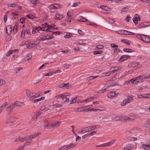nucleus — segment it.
<instances>
[{
    "instance_id": "1",
    "label": "nucleus",
    "mask_w": 150,
    "mask_h": 150,
    "mask_svg": "<svg viewBox=\"0 0 150 150\" xmlns=\"http://www.w3.org/2000/svg\"><path fill=\"white\" fill-rule=\"evenodd\" d=\"M41 134L40 133H37L31 134L29 136L25 137V142L23 145L20 146L18 150H22L24 147L26 146H29L31 144V140L37 137Z\"/></svg>"
},
{
    "instance_id": "2",
    "label": "nucleus",
    "mask_w": 150,
    "mask_h": 150,
    "mask_svg": "<svg viewBox=\"0 0 150 150\" xmlns=\"http://www.w3.org/2000/svg\"><path fill=\"white\" fill-rule=\"evenodd\" d=\"M70 95V94H68L67 95H63L62 94H60L58 95L57 96L54 97V98L55 99L58 98H60L61 99L62 102H64L66 103H68L69 101V100L67 97Z\"/></svg>"
},
{
    "instance_id": "3",
    "label": "nucleus",
    "mask_w": 150,
    "mask_h": 150,
    "mask_svg": "<svg viewBox=\"0 0 150 150\" xmlns=\"http://www.w3.org/2000/svg\"><path fill=\"white\" fill-rule=\"evenodd\" d=\"M137 37L146 43L150 42V38L148 36L143 34H138Z\"/></svg>"
},
{
    "instance_id": "4",
    "label": "nucleus",
    "mask_w": 150,
    "mask_h": 150,
    "mask_svg": "<svg viewBox=\"0 0 150 150\" xmlns=\"http://www.w3.org/2000/svg\"><path fill=\"white\" fill-rule=\"evenodd\" d=\"M76 144L75 143H70V144L67 145H65L59 149V150H68L69 149L71 148L76 145Z\"/></svg>"
},
{
    "instance_id": "5",
    "label": "nucleus",
    "mask_w": 150,
    "mask_h": 150,
    "mask_svg": "<svg viewBox=\"0 0 150 150\" xmlns=\"http://www.w3.org/2000/svg\"><path fill=\"white\" fill-rule=\"evenodd\" d=\"M133 100V98L131 96H128L127 98L124 100L121 103V104L122 106H125L127 103H131Z\"/></svg>"
},
{
    "instance_id": "6",
    "label": "nucleus",
    "mask_w": 150,
    "mask_h": 150,
    "mask_svg": "<svg viewBox=\"0 0 150 150\" xmlns=\"http://www.w3.org/2000/svg\"><path fill=\"white\" fill-rule=\"evenodd\" d=\"M119 93L116 92H109L107 95V97L109 98H112L117 96Z\"/></svg>"
},
{
    "instance_id": "7",
    "label": "nucleus",
    "mask_w": 150,
    "mask_h": 150,
    "mask_svg": "<svg viewBox=\"0 0 150 150\" xmlns=\"http://www.w3.org/2000/svg\"><path fill=\"white\" fill-rule=\"evenodd\" d=\"M128 66L130 67H137V68H139L141 67L142 65L140 64V63L139 62H131L128 64Z\"/></svg>"
},
{
    "instance_id": "8",
    "label": "nucleus",
    "mask_w": 150,
    "mask_h": 150,
    "mask_svg": "<svg viewBox=\"0 0 150 150\" xmlns=\"http://www.w3.org/2000/svg\"><path fill=\"white\" fill-rule=\"evenodd\" d=\"M120 67H112L110 69V71L111 73H113L116 72V71H120L121 69Z\"/></svg>"
},
{
    "instance_id": "9",
    "label": "nucleus",
    "mask_w": 150,
    "mask_h": 150,
    "mask_svg": "<svg viewBox=\"0 0 150 150\" xmlns=\"http://www.w3.org/2000/svg\"><path fill=\"white\" fill-rule=\"evenodd\" d=\"M37 39L39 41H43L45 40V34L40 35L37 37Z\"/></svg>"
},
{
    "instance_id": "10",
    "label": "nucleus",
    "mask_w": 150,
    "mask_h": 150,
    "mask_svg": "<svg viewBox=\"0 0 150 150\" xmlns=\"http://www.w3.org/2000/svg\"><path fill=\"white\" fill-rule=\"evenodd\" d=\"M51 127V124H50V123L48 120L46 119L45 120V123L43 126L44 128V129H46L48 127Z\"/></svg>"
},
{
    "instance_id": "11",
    "label": "nucleus",
    "mask_w": 150,
    "mask_h": 150,
    "mask_svg": "<svg viewBox=\"0 0 150 150\" xmlns=\"http://www.w3.org/2000/svg\"><path fill=\"white\" fill-rule=\"evenodd\" d=\"M139 98H150V94H145L144 95H139L137 96Z\"/></svg>"
},
{
    "instance_id": "12",
    "label": "nucleus",
    "mask_w": 150,
    "mask_h": 150,
    "mask_svg": "<svg viewBox=\"0 0 150 150\" xmlns=\"http://www.w3.org/2000/svg\"><path fill=\"white\" fill-rule=\"evenodd\" d=\"M6 33L8 34H11L12 30V26L11 25H7L6 27Z\"/></svg>"
},
{
    "instance_id": "13",
    "label": "nucleus",
    "mask_w": 150,
    "mask_h": 150,
    "mask_svg": "<svg viewBox=\"0 0 150 150\" xmlns=\"http://www.w3.org/2000/svg\"><path fill=\"white\" fill-rule=\"evenodd\" d=\"M61 122L60 121H53L51 124V126H59L61 124Z\"/></svg>"
},
{
    "instance_id": "14",
    "label": "nucleus",
    "mask_w": 150,
    "mask_h": 150,
    "mask_svg": "<svg viewBox=\"0 0 150 150\" xmlns=\"http://www.w3.org/2000/svg\"><path fill=\"white\" fill-rule=\"evenodd\" d=\"M16 118L14 116L10 117L7 121V122H13L15 121Z\"/></svg>"
},
{
    "instance_id": "15",
    "label": "nucleus",
    "mask_w": 150,
    "mask_h": 150,
    "mask_svg": "<svg viewBox=\"0 0 150 150\" xmlns=\"http://www.w3.org/2000/svg\"><path fill=\"white\" fill-rule=\"evenodd\" d=\"M51 109H52V108H51L50 106L48 107L46 106H43L40 108V109L41 110L44 111L45 112L49 111Z\"/></svg>"
},
{
    "instance_id": "16",
    "label": "nucleus",
    "mask_w": 150,
    "mask_h": 150,
    "mask_svg": "<svg viewBox=\"0 0 150 150\" xmlns=\"http://www.w3.org/2000/svg\"><path fill=\"white\" fill-rule=\"evenodd\" d=\"M15 107H16L15 105H13V104H12L7 107L6 108V109L8 112H10L12 111L13 109Z\"/></svg>"
},
{
    "instance_id": "17",
    "label": "nucleus",
    "mask_w": 150,
    "mask_h": 150,
    "mask_svg": "<svg viewBox=\"0 0 150 150\" xmlns=\"http://www.w3.org/2000/svg\"><path fill=\"white\" fill-rule=\"evenodd\" d=\"M130 57L129 55H123L120 58V60L122 62H123L127 59Z\"/></svg>"
},
{
    "instance_id": "18",
    "label": "nucleus",
    "mask_w": 150,
    "mask_h": 150,
    "mask_svg": "<svg viewBox=\"0 0 150 150\" xmlns=\"http://www.w3.org/2000/svg\"><path fill=\"white\" fill-rule=\"evenodd\" d=\"M18 141L21 142H24L25 141V137L24 138H22L21 137H19L16 139L15 141V142H18Z\"/></svg>"
},
{
    "instance_id": "19",
    "label": "nucleus",
    "mask_w": 150,
    "mask_h": 150,
    "mask_svg": "<svg viewBox=\"0 0 150 150\" xmlns=\"http://www.w3.org/2000/svg\"><path fill=\"white\" fill-rule=\"evenodd\" d=\"M13 105H15L16 107L17 106H22L25 105V104L23 102H21L18 101H16Z\"/></svg>"
},
{
    "instance_id": "20",
    "label": "nucleus",
    "mask_w": 150,
    "mask_h": 150,
    "mask_svg": "<svg viewBox=\"0 0 150 150\" xmlns=\"http://www.w3.org/2000/svg\"><path fill=\"white\" fill-rule=\"evenodd\" d=\"M133 79L134 84H137L141 80L140 77L139 76H138L134 78Z\"/></svg>"
},
{
    "instance_id": "21",
    "label": "nucleus",
    "mask_w": 150,
    "mask_h": 150,
    "mask_svg": "<svg viewBox=\"0 0 150 150\" xmlns=\"http://www.w3.org/2000/svg\"><path fill=\"white\" fill-rule=\"evenodd\" d=\"M134 119V118H133L132 116H130L129 117L126 116L122 117L121 121H125L128 120H133Z\"/></svg>"
},
{
    "instance_id": "22",
    "label": "nucleus",
    "mask_w": 150,
    "mask_h": 150,
    "mask_svg": "<svg viewBox=\"0 0 150 150\" xmlns=\"http://www.w3.org/2000/svg\"><path fill=\"white\" fill-rule=\"evenodd\" d=\"M125 146V150H130L134 146L132 144H128Z\"/></svg>"
},
{
    "instance_id": "23",
    "label": "nucleus",
    "mask_w": 150,
    "mask_h": 150,
    "mask_svg": "<svg viewBox=\"0 0 150 150\" xmlns=\"http://www.w3.org/2000/svg\"><path fill=\"white\" fill-rule=\"evenodd\" d=\"M62 106L61 104L59 103H57L53 105H50V107L51 108H60Z\"/></svg>"
},
{
    "instance_id": "24",
    "label": "nucleus",
    "mask_w": 150,
    "mask_h": 150,
    "mask_svg": "<svg viewBox=\"0 0 150 150\" xmlns=\"http://www.w3.org/2000/svg\"><path fill=\"white\" fill-rule=\"evenodd\" d=\"M69 86V83H62L58 85V87L60 88H67Z\"/></svg>"
},
{
    "instance_id": "25",
    "label": "nucleus",
    "mask_w": 150,
    "mask_h": 150,
    "mask_svg": "<svg viewBox=\"0 0 150 150\" xmlns=\"http://www.w3.org/2000/svg\"><path fill=\"white\" fill-rule=\"evenodd\" d=\"M40 96V93H32V100L35 98L38 97Z\"/></svg>"
},
{
    "instance_id": "26",
    "label": "nucleus",
    "mask_w": 150,
    "mask_h": 150,
    "mask_svg": "<svg viewBox=\"0 0 150 150\" xmlns=\"http://www.w3.org/2000/svg\"><path fill=\"white\" fill-rule=\"evenodd\" d=\"M26 93L27 96L29 98H30V100H32V93L28 90H27L26 91Z\"/></svg>"
},
{
    "instance_id": "27",
    "label": "nucleus",
    "mask_w": 150,
    "mask_h": 150,
    "mask_svg": "<svg viewBox=\"0 0 150 150\" xmlns=\"http://www.w3.org/2000/svg\"><path fill=\"white\" fill-rule=\"evenodd\" d=\"M55 16L56 18L58 20H60L63 18V16L62 15L59 13H57Z\"/></svg>"
},
{
    "instance_id": "28",
    "label": "nucleus",
    "mask_w": 150,
    "mask_h": 150,
    "mask_svg": "<svg viewBox=\"0 0 150 150\" xmlns=\"http://www.w3.org/2000/svg\"><path fill=\"white\" fill-rule=\"evenodd\" d=\"M42 30L44 31H50L51 32L52 30H51V29L48 27V26H44L42 27Z\"/></svg>"
},
{
    "instance_id": "29",
    "label": "nucleus",
    "mask_w": 150,
    "mask_h": 150,
    "mask_svg": "<svg viewBox=\"0 0 150 150\" xmlns=\"http://www.w3.org/2000/svg\"><path fill=\"white\" fill-rule=\"evenodd\" d=\"M78 20L81 22H86L87 21V20L86 19L82 16H79L78 18Z\"/></svg>"
},
{
    "instance_id": "30",
    "label": "nucleus",
    "mask_w": 150,
    "mask_h": 150,
    "mask_svg": "<svg viewBox=\"0 0 150 150\" xmlns=\"http://www.w3.org/2000/svg\"><path fill=\"white\" fill-rule=\"evenodd\" d=\"M53 36L51 35L45 34V40H49L53 38Z\"/></svg>"
},
{
    "instance_id": "31",
    "label": "nucleus",
    "mask_w": 150,
    "mask_h": 150,
    "mask_svg": "<svg viewBox=\"0 0 150 150\" xmlns=\"http://www.w3.org/2000/svg\"><path fill=\"white\" fill-rule=\"evenodd\" d=\"M144 126L150 128V120H148L145 122Z\"/></svg>"
},
{
    "instance_id": "32",
    "label": "nucleus",
    "mask_w": 150,
    "mask_h": 150,
    "mask_svg": "<svg viewBox=\"0 0 150 150\" xmlns=\"http://www.w3.org/2000/svg\"><path fill=\"white\" fill-rule=\"evenodd\" d=\"M39 43H38L34 44V43H30L27 46V47L28 48H31L33 47H34L36 45H37L39 44Z\"/></svg>"
},
{
    "instance_id": "33",
    "label": "nucleus",
    "mask_w": 150,
    "mask_h": 150,
    "mask_svg": "<svg viewBox=\"0 0 150 150\" xmlns=\"http://www.w3.org/2000/svg\"><path fill=\"white\" fill-rule=\"evenodd\" d=\"M32 4L35 5L39 2V0H28Z\"/></svg>"
},
{
    "instance_id": "34",
    "label": "nucleus",
    "mask_w": 150,
    "mask_h": 150,
    "mask_svg": "<svg viewBox=\"0 0 150 150\" xmlns=\"http://www.w3.org/2000/svg\"><path fill=\"white\" fill-rule=\"evenodd\" d=\"M143 148L146 150H150V145H148L142 144Z\"/></svg>"
},
{
    "instance_id": "35",
    "label": "nucleus",
    "mask_w": 150,
    "mask_h": 150,
    "mask_svg": "<svg viewBox=\"0 0 150 150\" xmlns=\"http://www.w3.org/2000/svg\"><path fill=\"white\" fill-rule=\"evenodd\" d=\"M25 32H26V31L24 29H22L21 34V37L22 38H24L25 37Z\"/></svg>"
},
{
    "instance_id": "36",
    "label": "nucleus",
    "mask_w": 150,
    "mask_h": 150,
    "mask_svg": "<svg viewBox=\"0 0 150 150\" xmlns=\"http://www.w3.org/2000/svg\"><path fill=\"white\" fill-rule=\"evenodd\" d=\"M72 34L69 33H67L66 34L64 35V37L65 38H69L71 37Z\"/></svg>"
},
{
    "instance_id": "37",
    "label": "nucleus",
    "mask_w": 150,
    "mask_h": 150,
    "mask_svg": "<svg viewBox=\"0 0 150 150\" xmlns=\"http://www.w3.org/2000/svg\"><path fill=\"white\" fill-rule=\"evenodd\" d=\"M134 33L130 31L125 30V35H134Z\"/></svg>"
},
{
    "instance_id": "38",
    "label": "nucleus",
    "mask_w": 150,
    "mask_h": 150,
    "mask_svg": "<svg viewBox=\"0 0 150 150\" xmlns=\"http://www.w3.org/2000/svg\"><path fill=\"white\" fill-rule=\"evenodd\" d=\"M116 141V139H114L112 140V141H110L109 142L107 143V144L108 146H110L111 145H112L114 144V143Z\"/></svg>"
},
{
    "instance_id": "39",
    "label": "nucleus",
    "mask_w": 150,
    "mask_h": 150,
    "mask_svg": "<svg viewBox=\"0 0 150 150\" xmlns=\"http://www.w3.org/2000/svg\"><path fill=\"white\" fill-rule=\"evenodd\" d=\"M144 76V78L145 79H150V74L149 73H147L145 74H143Z\"/></svg>"
},
{
    "instance_id": "40",
    "label": "nucleus",
    "mask_w": 150,
    "mask_h": 150,
    "mask_svg": "<svg viewBox=\"0 0 150 150\" xmlns=\"http://www.w3.org/2000/svg\"><path fill=\"white\" fill-rule=\"evenodd\" d=\"M121 41L128 45H129L131 43L130 41L127 39H124L122 40Z\"/></svg>"
},
{
    "instance_id": "41",
    "label": "nucleus",
    "mask_w": 150,
    "mask_h": 150,
    "mask_svg": "<svg viewBox=\"0 0 150 150\" xmlns=\"http://www.w3.org/2000/svg\"><path fill=\"white\" fill-rule=\"evenodd\" d=\"M45 98V97H42L39 99H37L36 100H34V102L35 103H36L39 101L44 100Z\"/></svg>"
},
{
    "instance_id": "42",
    "label": "nucleus",
    "mask_w": 150,
    "mask_h": 150,
    "mask_svg": "<svg viewBox=\"0 0 150 150\" xmlns=\"http://www.w3.org/2000/svg\"><path fill=\"white\" fill-rule=\"evenodd\" d=\"M18 4L16 3H13L11 4H8V7H14L18 6Z\"/></svg>"
},
{
    "instance_id": "43",
    "label": "nucleus",
    "mask_w": 150,
    "mask_h": 150,
    "mask_svg": "<svg viewBox=\"0 0 150 150\" xmlns=\"http://www.w3.org/2000/svg\"><path fill=\"white\" fill-rule=\"evenodd\" d=\"M26 17L29 19H33L35 18V16L32 14H28L26 15Z\"/></svg>"
},
{
    "instance_id": "44",
    "label": "nucleus",
    "mask_w": 150,
    "mask_h": 150,
    "mask_svg": "<svg viewBox=\"0 0 150 150\" xmlns=\"http://www.w3.org/2000/svg\"><path fill=\"white\" fill-rule=\"evenodd\" d=\"M123 50L127 52H132V50L130 49L129 48H124Z\"/></svg>"
},
{
    "instance_id": "45",
    "label": "nucleus",
    "mask_w": 150,
    "mask_h": 150,
    "mask_svg": "<svg viewBox=\"0 0 150 150\" xmlns=\"http://www.w3.org/2000/svg\"><path fill=\"white\" fill-rule=\"evenodd\" d=\"M13 53V51L12 50H10L6 54L7 56H10Z\"/></svg>"
},
{
    "instance_id": "46",
    "label": "nucleus",
    "mask_w": 150,
    "mask_h": 150,
    "mask_svg": "<svg viewBox=\"0 0 150 150\" xmlns=\"http://www.w3.org/2000/svg\"><path fill=\"white\" fill-rule=\"evenodd\" d=\"M118 34L121 35H125V30H121L119 31H116Z\"/></svg>"
},
{
    "instance_id": "47",
    "label": "nucleus",
    "mask_w": 150,
    "mask_h": 150,
    "mask_svg": "<svg viewBox=\"0 0 150 150\" xmlns=\"http://www.w3.org/2000/svg\"><path fill=\"white\" fill-rule=\"evenodd\" d=\"M8 105V104L7 102H5L3 103L2 105H1V108L3 109Z\"/></svg>"
},
{
    "instance_id": "48",
    "label": "nucleus",
    "mask_w": 150,
    "mask_h": 150,
    "mask_svg": "<svg viewBox=\"0 0 150 150\" xmlns=\"http://www.w3.org/2000/svg\"><path fill=\"white\" fill-rule=\"evenodd\" d=\"M18 27V25H16L14 26L13 29V32L14 33H16L17 32Z\"/></svg>"
},
{
    "instance_id": "49",
    "label": "nucleus",
    "mask_w": 150,
    "mask_h": 150,
    "mask_svg": "<svg viewBox=\"0 0 150 150\" xmlns=\"http://www.w3.org/2000/svg\"><path fill=\"white\" fill-rule=\"evenodd\" d=\"M100 7L103 9L105 11H108V9H109V8L108 7L104 6H100Z\"/></svg>"
},
{
    "instance_id": "50",
    "label": "nucleus",
    "mask_w": 150,
    "mask_h": 150,
    "mask_svg": "<svg viewBox=\"0 0 150 150\" xmlns=\"http://www.w3.org/2000/svg\"><path fill=\"white\" fill-rule=\"evenodd\" d=\"M104 47V46L102 45H97L95 48V50H97L98 49H102Z\"/></svg>"
},
{
    "instance_id": "51",
    "label": "nucleus",
    "mask_w": 150,
    "mask_h": 150,
    "mask_svg": "<svg viewBox=\"0 0 150 150\" xmlns=\"http://www.w3.org/2000/svg\"><path fill=\"white\" fill-rule=\"evenodd\" d=\"M98 76V75L95 76H92L88 77V80L93 79Z\"/></svg>"
},
{
    "instance_id": "52",
    "label": "nucleus",
    "mask_w": 150,
    "mask_h": 150,
    "mask_svg": "<svg viewBox=\"0 0 150 150\" xmlns=\"http://www.w3.org/2000/svg\"><path fill=\"white\" fill-rule=\"evenodd\" d=\"M81 4V2L79 1H78L77 2L74 3L71 6L73 7H75L77 6L79 4Z\"/></svg>"
},
{
    "instance_id": "53",
    "label": "nucleus",
    "mask_w": 150,
    "mask_h": 150,
    "mask_svg": "<svg viewBox=\"0 0 150 150\" xmlns=\"http://www.w3.org/2000/svg\"><path fill=\"white\" fill-rule=\"evenodd\" d=\"M32 55L31 54L29 53L28 54L27 56L26 57V59L27 60H29L32 58Z\"/></svg>"
},
{
    "instance_id": "54",
    "label": "nucleus",
    "mask_w": 150,
    "mask_h": 150,
    "mask_svg": "<svg viewBox=\"0 0 150 150\" xmlns=\"http://www.w3.org/2000/svg\"><path fill=\"white\" fill-rule=\"evenodd\" d=\"M129 9L128 7H124L121 10V11L122 12H126L128 11Z\"/></svg>"
},
{
    "instance_id": "55",
    "label": "nucleus",
    "mask_w": 150,
    "mask_h": 150,
    "mask_svg": "<svg viewBox=\"0 0 150 150\" xmlns=\"http://www.w3.org/2000/svg\"><path fill=\"white\" fill-rule=\"evenodd\" d=\"M131 17L129 15H128L127 17L125 19V20L127 22H129V21L130 20Z\"/></svg>"
},
{
    "instance_id": "56",
    "label": "nucleus",
    "mask_w": 150,
    "mask_h": 150,
    "mask_svg": "<svg viewBox=\"0 0 150 150\" xmlns=\"http://www.w3.org/2000/svg\"><path fill=\"white\" fill-rule=\"evenodd\" d=\"M49 7L50 9H56V6H55L54 4L50 5Z\"/></svg>"
},
{
    "instance_id": "57",
    "label": "nucleus",
    "mask_w": 150,
    "mask_h": 150,
    "mask_svg": "<svg viewBox=\"0 0 150 150\" xmlns=\"http://www.w3.org/2000/svg\"><path fill=\"white\" fill-rule=\"evenodd\" d=\"M102 53V51L101 50H100L99 51H95L93 52L94 54H101Z\"/></svg>"
},
{
    "instance_id": "58",
    "label": "nucleus",
    "mask_w": 150,
    "mask_h": 150,
    "mask_svg": "<svg viewBox=\"0 0 150 150\" xmlns=\"http://www.w3.org/2000/svg\"><path fill=\"white\" fill-rule=\"evenodd\" d=\"M107 90V89L105 88L102 90H99L98 91V93L100 94L102 93H103L105 92Z\"/></svg>"
},
{
    "instance_id": "59",
    "label": "nucleus",
    "mask_w": 150,
    "mask_h": 150,
    "mask_svg": "<svg viewBox=\"0 0 150 150\" xmlns=\"http://www.w3.org/2000/svg\"><path fill=\"white\" fill-rule=\"evenodd\" d=\"M122 116H115V121H121Z\"/></svg>"
},
{
    "instance_id": "60",
    "label": "nucleus",
    "mask_w": 150,
    "mask_h": 150,
    "mask_svg": "<svg viewBox=\"0 0 150 150\" xmlns=\"http://www.w3.org/2000/svg\"><path fill=\"white\" fill-rule=\"evenodd\" d=\"M126 83H131L133 84H134V82L133 81V79L129 80L127 81H126Z\"/></svg>"
},
{
    "instance_id": "61",
    "label": "nucleus",
    "mask_w": 150,
    "mask_h": 150,
    "mask_svg": "<svg viewBox=\"0 0 150 150\" xmlns=\"http://www.w3.org/2000/svg\"><path fill=\"white\" fill-rule=\"evenodd\" d=\"M89 106V105H88V106H83V107H82V109L83 111H85L86 110H87L88 109V106Z\"/></svg>"
},
{
    "instance_id": "62",
    "label": "nucleus",
    "mask_w": 150,
    "mask_h": 150,
    "mask_svg": "<svg viewBox=\"0 0 150 150\" xmlns=\"http://www.w3.org/2000/svg\"><path fill=\"white\" fill-rule=\"evenodd\" d=\"M77 99V97H76L74 98L71 100L70 104H72L75 103L76 102V100Z\"/></svg>"
},
{
    "instance_id": "63",
    "label": "nucleus",
    "mask_w": 150,
    "mask_h": 150,
    "mask_svg": "<svg viewBox=\"0 0 150 150\" xmlns=\"http://www.w3.org/2000/svg\"><path fill=\"white\" fill-rule=\"evenodd\" d=\"M71 67V65L67 64H65L64 65L63 67L66 69H68Z\"/></svg>"
},
{
    "instance_id": "64",
    "label": "nucleus",
    "mask_w": 150,
    "mask_h": 150,
    "mask_svg": "<svg viewBox=\"0 0 150 150\" xmlns=\"http://www.w3.org/2000/svg\"><path fill=\"white\" fill-rule=\"evenodd\" d=\"M134 18H136V19L138 21H139L140 20V18L139 17V16L138 14H135Z\"/></svg>"
}]
</instances>
